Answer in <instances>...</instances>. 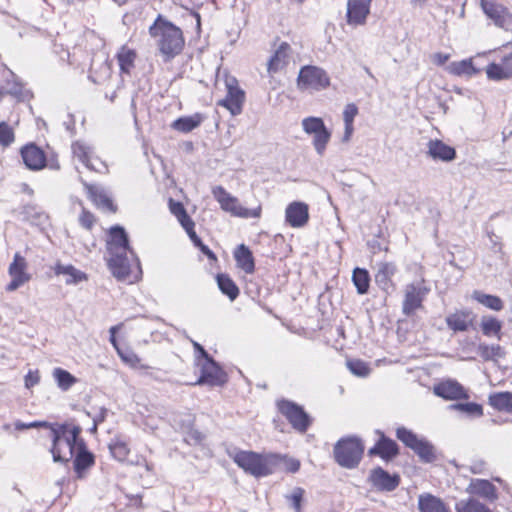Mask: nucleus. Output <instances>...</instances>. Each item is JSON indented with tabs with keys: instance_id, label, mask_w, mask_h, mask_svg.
<instances>
[{
	"instance_id": "nucleus-1",
	"label": "nucleus",
	"mask_w": 512,
	"mask_h": 512,
	"mask_svg": "<svg viewBox=\"0 0 512 512\" xmlns=\"http://www.w3.org/2000/svg\"><path fill=\"white\" fill-rule=\"evenodd\" d=\"M81 427L65 423L51 427V454L54 462H68L78 449V442H84L79 435Z\"/></svg>"
},
{
	"instance_id": "nucleus-2",
	"label": "nucleus",
	"mask_w": 512,
	"mask_h": 512,
	"mask_svg": "<svg viewBox=\"0 0 512 512\" xmlns=\"http://www.w3.org/2000/svg\"><path fill=\"white\" fill-rule=\"evenodd\" d=\"M152 37L157 38L158 48L166 61L180 54L184 47V37L180 28L160 18L150 27Z\"/></svg>"
},
{
	"instance_id": "nucleus-3",
	"label": "nucleus",
	"mask_w": 512,
	"mask_h": 512,
	"mask_svg": "<svg viewBox=\"0 0 512 512\" xmlns=\"http://www.w3.org/2000/svg\"><path fill=\"white\" fill-rule=\"evenodd\" d=\"M107 262L113 276L120 281L133 282L140 277V264L133 251L110 255Z\"/></svg>"
},
{
	"instance_id": "nucleus-4",
	"label": "nucleus",
	"mask_w": 512,
	"mask_h": 512,
	"mask_svg": "<svg viewBox=\"0 0 512 512\" xmlns=\"http://www.w3.org/2000/svg\"><path fill=\"white\" fill-rule=\"evenodd\" d=\"M363 452L364 446L356 437L343 438L334 446L335 461L347 469H353L359 464Z\"/></svg>"
},
{
	"instance_id": "nucleus-5",
	"label": "nucleus",
	"mask_w": 512,
	"mask_h": 512,
	"mask_svg": "<svg viewBox=\"0 0 512 512\" xmlns=\"http://www.w3.org/2000/svg\"><path fill=\"white\" fill-rule=\"evenodd\" d=\"M233 461L246 473L255 477L266 476L271 473V457L252 451H235L230 453Z\"/></svg>"
},
{
	"instance_id": "nucleus-6",
	"label": "nucleus",
	"mask_w": 512,
	"mask_h": 512,
	"mask_svg": "<svg viewBox=\"0 0 512 512\" xmlns=\"http://www.w3.org/2000/svg\"><path fill=\"white\" fill-rule=\"evenodd\" d=\"M303 131L312 136V144L319 156H323L331 139V131L320 117L309 116L301 121Z\"/></svg>"
},
{
	"instance_id": "nucleus-7",
	"label": "nucleus",
	"mask_w": 512,
	"mask_h": 512,
	"mask_svg": "<svg viewBox=\"0 0 512 512\" xmlns=\"http://www.w3.org/2000/svg\"><path fill=\"white\" fill-rule=\"evenodd\" d=\"M297 84L301 90L321 91L329 87L330 78L323 68L306 65L299 71Z\"/></svg>"
},
{
	"instance_id": "nucleus-8",
	"label": "nucleus",
	"mask_w": 512,
	"mask_h": 512,
	"mask_svg": "<svg viewBox=\"0 0 512 512\" xmlns=\"http://www.w3.org/2000/svg\"><path fill=\"white\" fill-rule=\"evenodd\" d=\"M72 154L75 159L85 165L88 169L105 173L108 167L104 161L95 155L94 147L84 140H77L72 143Z\"/></svg>"
},
{
	"instance_id": "nucleus-9",
	"label": "nucleus",
	"mask_w": 512,
	"mask_h": 512,
	"mask_svg": "<svg viewBox=\"0 0 512 512\" xmlns=\"http://www.w3.org/2000/svg\"><path fill=\"white\" fill-rule=\"evenodd\" d=\"M397 438L407 447L411 448L425 462H431L435 458L433 446L424 438L418 437L411 430L399 427L396 431Z\"/></svg>"
},
{
	"instance_id": "nucleus-10",
	"label": "nucleus",
	"mask_w": 512,
	"mask_h": 512,
	"mask_svg": "<svg viewBox=\"0 0 512 512\" xmlns=\"http://www.w3.org/2000/svg\"><path fill=\"white\" fill-rule=\"evenodd\" d=\"M429 292L423 280L407 284L403 289L402 312L410 316L422 308V302Z\"/></svg>"
},
{
	"instance_id": "nucleus-11",
	"label": "nucleus",
	"mask_w": 512,
	"mask_h": 512,
	"mask_svg": "<svg viewBox=\"0 0 512 512\" xmlns=\"http://www.w3.org/2000/svg\"><path fill=\"white\" fill-rule=\"evenodd\" d=\"M226 96L218 101V105L226 108L231 115L237 116L242 113L245 101V93L239 87L235 77L227 76L225 78Z\"/></svg>"
},
{
	"instance_id": "nucleus-12",
	"label": "nucleus",
	"mask_w": 512,
	"mask_h": 512,
	"mask_svg": "<svg viewBox=\"0 0 512 512\" xmlns=\"http://www.w3.org/2000/svg\"><path fill=\"white\" fill-rule=\"evenodd\" d=\"M484 14L495 26L508 30L512 26V13L503 4L495 0H480Z\"/></svg>"
},
{
	"instance_id": "nucleus-13",
	"label": "nucleus",
	"mask_w": 512,
	"mask_h": 512,
	"mask_svg": "<svg viewBox=\"0 0 512 512\" xmlns=\"http://www.w3.org/2000/svg\"><path fill=\"white\" fill-rule=\"evenodd\" d=\"M197 366L200 367L201 376L195 382L196 385L207 384L210 386H220L226 382V374L210 357L200 360L197 358Z\"/></svg>"
},
{
	"instance_id": "nucleus-14",
	"label": "nucleus",
	"mask_w": 512,
	"mask_h": 512,
	"mask_svg": "<svg viewBox=\"0 0 512 512\" xmlns=\"http://www.w3.org/2000/svg\"><path fill=\"white\" fill-rule=\"evenodd\" d=\"M8 274L11 281L6 286V290L13 292L30 281L31 275L28 272V263L19 253H15L13 261L8 268Z\"/></svg>"
},
{
	"instance_id": "nucleus-15",
	"label": "nucleus",
	"mask_w": 512,
	"mask_h": 512,
	"mask_svg": "<svg viewBox=\"0 0 512 512\" xmlns=\"http://www.w3.org/2000/svg\"><path fill=\"white\" fill-rule=\"evenodd\" d=\"M280 412L288 419L291 425L300 432L306 431L309 425L308 415L293 402L281 400L277 403Z\"/></svg>"
},
{
	"instance_id": "nucleus-16",
	"label": "nucleus",
	"mask_w": 512,
	"mask_h": 512,
	"mask_svg": "<svg viewBox=\"0 0 512 512\" xmlns=\"http://www.w3.org/2000/svg\"><path fill=\"white\" fill-rule=\"evenodd\" d=\"M216 199L221 205L222 209L230 212L232 215L243 217V218H256L260 216L261 208L256 206L254 208L243 207L237 200V198L230 194H215Z\"/></svg>"
},
{
	"instance_id": "nucleus-17",
	"label": "nucleus",
	"mask_w": 512,
	"mask_h": 512,
	"mask_svg": "<svg viewBox=\"0 0 512 512\" xmlns=\"http://www.w3.org/2000/svg\"><path fill=\"white\" fill-rule=\"evenodd\" d=\"M285 220L293 228L305 226L309 220V207L303 202H292L285 210Z\"/></svg>"
},
{
	"instance_id": "nucleus-18",
	"label": "nucleus",
	"mask_w": 512,
	"mask_h": 512,
	"mask_svg": "<svg viewBox=\"0 0 512 512\" xmlns=\"http://www.w3.org/2000/svg\"><path fill=\"white\" fill-rule=\"evenodd\" d=\"M369 481L377 490L393 491L398 487L400 478L397 474H389L384 469L378 467L371 471Z\"/></svg>"
},
{
	"instance_id": "nucleus-19",
	"label": "nucleus",
	"mask_w": 512,
	"mask_h": 512,
	"mask_svg": "<svg viewBox=\"0 0 512 512\" xmlns=\"http://www.w3.org/2000/svg\"><path fill=\"white\" fill-rule=\"evenodd\" d=\"M108 256L132 251L128 244V237L124 228L115 226L110 229L107 239Z\"/></svg>"
},
{
	"instance_id": "nucleus-20",
	"label": "nucleus",
	"mask_w": 512,
	"mask_h": 512,
	"mask_svg": "<svg viewBox=\"0 0 512 512\" xmlns=\"http://www.w3.org/2000/svg\"><path fill=\"white\" fill-rule=\"evenodd\" d=\"M370 12V0H348L347 22L350 25H362Z\"/></svg>"
},
{
	"instance_id": "nucleus-21",
	"label": "nucleus",
	"mask_w": 512,
	"mask_h": 512,
	"mask_svg": "<svg viewBox=\"0 0 512 512\" xmlns=\"http://www.w3.org/2000/svg\"><path fill=\"white\" fill-rule=\"evenodd\" d=\"M291 47L287 42H282L274 51L267 62V72L270 76L285 69L289 63Z\"/></svg>"
},
{
	"instance_id": "nucleus-22",
	"label": "nucleus",
	"mask_w": 512,
	"mask_h": 512,
	"mask_svg": "<svg viewBox=\"0 0 512 512\" xmlns=\"http://www.w3.org/2000/svg\"><path fill=\"white\" fill-rule=\"evenodd\" d=\"M21 157L25 166L30 170H41L46 165V156L42 149L35 144H27L21 149Z\"/></svg>"
},
{
	"instance_id": "nucleus-23",
	"label": "nucleus",
	"mask_w": 512,
	"mask_h": 512,
	"mask_svg": "<svg viewBox=\"0 0 512 512\" xmlns=\"http://www.w3.org/2000/svg\"><path fill=\"white\" fill-rule=\"evenodd\" d=\"M433 392L435 395L446 400L468 398L464 387L454 380H446L436 384L433 387Z\"/></svg>"
},
{
	"instance_id": "nucleus-24",
	"label": "nucleus",
	"mask_w": 512,
	"mask_h": 512,
	"mask_svg": "<svg viewBox=\"0 0 512 512\" xmlns=\"http://www.w3.org/2000/svg\"><path fill=\"white\" fill-rule=\"evenodd\" d=\"M488 79L501 81L512 78V52L503 57L501 63H490L486 67Z\"/></svg>"
},
{
	"instance_id": "nucleus-25",
	"label": "nucleus",
	"mask_w": 512,
	"mask_h": 512,
	"mask_svg": "<svg viewBox=\"0 0 512 512\" xmlns=\"http://www.w3.org/2000/svg\"><path fill=\"white\" fill-rule=\"evenodd\" d=\"M427 154L434 160L449 162L455 159L456 151L441 140H430L427 144Z\"/></svg>"
},
{
	"instance_id": "nucleus-26",
	"label": "nucleus",
	"mask_w": 512,
	"mask_h": 512,
	"mask_svg": "<svg viewBox=\"0 0 512 512\" xmlns=\"http://www.w3.org/2000/svg\"><path fill=\"white\" fill-rule=\"evenodd\" d=\"M397 271L393 263L381 262L378 264L377 272L375 274V282L385 292L394 288L392 278Z\"/></svg>"
},
{
	"instance_id": "nucleus-27",
	"label": "nucleus",
	"mask_w": 512,
	"mask_h": 512,
	"mask_svg": "<svg viewBox=\"0 0 512 512\" xmlns=\"http://www.w3.org/2000/svg\"><path fill=\"white\" fill-rule=\"evenodd\" d=\"M74 456V469L77 477L81 479L84 477L85 471L94 465V456L86 449L84 442H78V449Z\"/></svg>"
},
{
	"instance_id": "nucleus-28",
	"label": "nucleus",
	"mask_w": 512,
	"mask_h": 512,
	"mask_svg": "<svg viewBox=\"0 0 512 512\" xmlns=\"http://www.w3.org/2000/svg\"><path fill=\"white\" fill-rule=\"evenodd\" d=\"M473 322L472 313L470 311H456L446 317L448 327L455 331H466Z\"/></svg>"
},
{
	"instance_id": "nucleus-29",
	"label": "nucleus",
	"mask_w": 512,
	"mask_h": 512,
	"mask_svg": "<svg viewBox=\"0 0 512 512\" xmlns=\"http://www.w3.org/2000/svg\"><path fill=\"white\" fill-rule=\"evenodd\" d=\"M54 272L56 275L66 276L65 283L67 285H76L87 280V275L81 270L75 268L73 265L56 263L54 266Z\"/></svg>"
},
{
	"instance_id": "nucleus-30",
	"label": "nucleus",
	"mask_w": 512,
	"mask_h": 512,
	"mask_svg": "<svg viewBox=\"0 0 512 512\" xmlns=\"http://www.w3.org/2000/svg\"><path fill=\"white\" fill-rule=\"evenodd\" d=\"M204 121V116L200 113H194L189 116L179 117L172 122L171 127L181 133H189L199 127Z\"/></svg>"
},
{
	"instance_id": "nucleus-31",
	"label": "nucleus",
	"mask_w": 512,
	"mask_h": 512,
	"mask_svg": "<svg viewBox=\"0 0 512 512\" xmlns=\"http://www.w3.org/2000/svg\"><path fill=\"white\" fill-rule=\"evenodd\" d=\"M398 453L397 444L381 434L378 443L369 450V455H379L383 459H390Z\"/></svg>"
},
{
	"instance_id": "nucleus-32",
	"label": "nucleus",
	"mask_w": 512,
	"mask_h": 512,
	"mask_svg": "<svg viewBox=\"0 0 512 512\" xmlns=\"http://www.w3.org/2000/svg\"><path fill=\"white\" fill-rule=\"evenodd\" d=\"M467 491L472 495H479L483 498L493 500L496 498L495 487L488 480L474 479L467 487Z\"/></svg>"
},
{
	"instance_id": "nucleus-33",
	"label": "nucleus",
	"mask_w": 512,
	"mask_h": 512,
	"mask_svg": "<svg viewBox=\"0 0 512 512\" xmlns=\"http://www.w3.org/2000/svg\"><path fill=\"white\" fill-rule=\"evenodd\" d=\"M418 507L420 512H450L441 499L431 494L420 495Z\"/></svg>"
},
{
	"instance_id": "nucleus-34",
	"label": "nucleus",
	"mask_w": 512,
	"mask_h": 512,
	"mask_svg": "<svg viewBox=\"0 0 512 512\" xmlns=\"http://www.w3.org/2000/svg\"><path fill=\"white\" fill-rule=\"evenodd\" d=\"M234 257L237 266L243 271L246 273H252L254 271L255 265L252 253L244 244L237 247L234 252Z\"/></svg>"
},
{
	"instance_id": "nucleus-35",
	"label": "nucleus",
	"mask_w": 512,
	"mask_h": 512,
	"mask_svg": "<svg viewBox=\"0 0 512 512\" xmlns=\"http://www.w3.org/2000/svg\"><path fill=\"white\" fill-rule=\"evenodd\" d=\"M446 71L455 76H473L478 70L474 67L472 59L451 62L446 66Z\"/></svg>"
},
{
	"instance_id": "nucleus-36",
	"label": "nucleus",
	"mask_w": 512,
	"mask_h": 512,
	"mask_svg": "<svg viewBox=\"0 0 512 512\" xmlns=\"http://www.w3.org/2000/svg\"><path fill=\"white\" fill-rule=\"evenodd\" d=\"M121 73L130 74L134 68L136 52L127 46H122L116 55Z\"/></svg>"
},
{
	"instance_id": "nucleus-37",
	"label": "nucleus",
	"mask_w": 512,
	"mask_h": 512,
	"mask_svg": "<svg viewBox=\"0 0 512 512\" xmlns=\"http://www.w3.org/2000/svg\"><path fill=\"white\" fill-rule=\"evenodd\" d=\"M358 114V107L354 103H349L345 106L343 111V121H344V134L342 137L343 142H348L352 134L354 132V119Z\"/></svg>"
},
{
	"instance_id": "nucleus-38",
	"label": "nucleus",
	"mask_w": 512,
	"mask_h": 512,
	"mask_svg": "<svg viewBox=\"0 0 512 512\" xmlns=\"http://www.w3.org/2000/svg\"><path fill=\"white\" fill-rule=\"evenodd\" d=\"M489 403L495 409L512 413V393L511 392H499L490 395Z\"/></svg>"
},
{
	"instance_id": "nucleus-39",
	"label": "nucleus",
	"mask_w": 512,
	"mask_h": 512,
	"mask_svg": "<svg viewBox=\"0 0 512 512\" xmlns=\"http://www.w3.org/2000/svg\"><path fill=\"white\" fill-rule=\"evenodd\" d=\"M471 297L491 310L500 311L503 308V302L498 296L485 294L476 290L472 293Z\"/></svg>"
},
{
	"instance_id": "nucleus-40",
	"label": "nucleus",
	"mask_w": 512,
	"mask_h": 512,
	"mask_svg": "<svg viewBox=\"0 0 512 512\" xmlns=\"http://www.w3.org/2000/svg\"><path fill=\"white\" fill-rule=\"evenodd\" d=\"M90 201L104 213L116 212V205L108 194H88Z\"/></svg>"
},
{
	"instance_id": "nucleus-41",
	"label": "nucleus",
	"mask_w": 512,
	"mask_h": 512,
	"mask_svg": "<svg viewBox=\"0 0 512 512\" xmlns=\"http://www.w3.org/2000/svg\"><path fill=\"white\" fill-rule=\"evenodd\" d=\"M52 375L57 386L63 391L68 390L77 382V379L70 372L62 368H55Z\"/></svg>"
},
{
	"instance_id": "nucleus-42",
	"label": "nucleus",
	"mask_w": 512,
	"mask_h": 512,
	"mask_svg": "<svg viewBox=\"0 0 512 512\" xmlns=\"http://www.w3.org/2000/svg\"><path fill=\"white\" fill-rule=\"evenodd\" d=\"M478 354L484 360L497 361L505 356V352L499 345L480 344L477 348Z\"/></svg>"
},
{
	"instance_id": "nucleus-43",
	"label": "nucleus",
	"mask_w": 512,
	"mask_h": 512,
	"mask_svg": "<svg viewBox=\"0 0 512 512\" xmlns=\"http://www.w3.org/2000/svg\"><path fill=\"white\" fill-rule=\"evenodd\" d=\"M352 280L359 294H366L368 292L370 277L367 270L362 268H355L353 271Z\"/></svg>"
},
{
	"instance_id": "nucleus-44",
	"label": "nucleus",
	"mask_w": 512,
	"mask_h": 512,
	"mask_svg": "<svg viewBox=\"0 0 512 512\" xmlns=\"http://www.w3.org/2000/svg\"><path fill=\"white\" fill-rule=\"evenodd\" d=\"M109 450L111 455L118 461H125L127 456L130 453V449L128 447V444L120 439L115 438L110 444H109Z\"/></svg>"
},
{
	"instance_id": "nucleus-45",
	"label": "nucleus",
	"mask_w": 512,
	"mask_h": 512,
	"mask_svg": "<svg viewBox=\"0 0 512 512\" xmlns=\"http://www.w3.org/2000/svg\"><path fill=\"white\" fill-rule=\"evenodd\" d=\"M481 329L484 335L498 336L502 328V323L492 316H484L481 319Z\"/></svg>"
},
{
	"instance_id": "nucleus-46",
	"label": "nucleus",
	"mask_w": 512,
	"mask_h": 512,
	"mask_svg": "<svg viewBox=\"0 0 512 512\" xmlns=\"http://www.w3.org/2000/svg\"><path fill=\"white\" fill-rule=\"evenodd\" d=\"M457 512H489V509L474 498L460 500L456 503Z\"/></svg>"
},
{
	"instance_id": "nucleus-47",
	"label": "nucleus",
	"mask_w": 512,
	"mask_h": 512,
	"mask_svg": "<svg viewBox=\"0 0 512 512\" xmlns=\"http://www.w3.org/2000/svg\"><path fill=\"white\" fill-rule=\"evenodd\" d=\"M217 283L222 293L226 294L230 300H234L238 296V287L227 275H218Z\"/></svg>"
},
{
	"instance_id": "nucleus-48",
	"label": "nucleus",
	"mask_w": 512,
	"mask_h": 512,
	"mask_svg": "<svg viewBox=\"0 0 512 512\" xmlns=\"http://www.w3.org/2000/svg\"><path fill=\"white\" fill-rule=\"evenodd\" d=\"M117 354L120 357V359L123 361V363H125L126 365H128L131 368H135V369L146 368V366L141 364V360L138 357V355L132 349H130L128 347L118 349Z\"/></svg>"
},
{
	"instance_id": "nucleus-49",
	"label": "nucleus",
	"mask_w": 512,
	"mask_h": 512,
	"mask_svg": "<svg viewBox=\"0 0 512 512\" xmlns=\"http://www.w3.org/2000/svg\"><path fill=\"white\" fill-rule=\"evenodd\" d=\"M169 209L173 215H175L180 222L181 226H191L192 220L187 215L183 204L180 202H175L172 198L169 199Z\"/></svg>"
},
{
	"instance_id": "nucleus-50",
	"label": "nucleus",
	"mask_w": 512,
	"mask_h": 512,
	"mask_svg": "<svg viewBox=\"0 0 512 512\" xmlns=\"http://www.w3.org/2000/svg\"><path fill=\"white\" fill-rule=\"evenodd\" d=\"M346 365L349 371L357 377H367L371 372L369 365L362 360H348Z\"/></svg>"
},
{
	"instance_id": "nucleus-51",
	"label": "nucleus",
	"mask_w": 512,
	"mask_h": 512,
	"mask_svg": "<svg viewBox=\"0 0 512 512\" xmlns=\"http://www.w3.org/2000/svg\"><path fill=\"white\" fill-rule=\"evenodd\" d=\"M449 408L460 411L468 416H481L483 414L482 407L476 403H458L450 405Z\"/></svg>"
},
{
	"instance_id": "nucleus-52",
	"label": "nucleus",
	"mask_w": 512,
	"mask_h": 512,
	"mask_svg": "<svg viewBox=\"0 0 512 512\" xmlns=\"http://www.w3.org/2000/svg\"><path fill=\"white\" fill-rule=\"evenodd\" d=\"M304 489L300 487H295L291 490L290 494L286 495V499L289 501L291 507L294 509L295 512H301L302 511V500L304 497Z\"/></svg>"
},
{
	"instance_id": "nucleus-53",
	"label": "nucleus",
	"mask_w": 512,
	"mask_h": 512,
	"mask_svg": "<svg viewBox=\"0 0 512 512\" xmlns=\"http://www.w3.org/2000/svg\"><path fill=\"white\" fill-rule=\"evenodd\" d=\"M15 140L13 128L6 122H0V146L8 147Z\"/></svg>"
},
{
	"instance_id": "nucleus-54",
	"label": "nucleus",
	"mask_w": 512,
	"mask_h": 512,
	"mask_svg": "<svg viewBox=\"0 0 512 512\" xmlns=\"http://www.w3.org/2000/svg\"><path fill=\"white\" fill-rule=\"evenodd\" d=\"M3 87L6 93L12 96L19 97L22 94V84L17 76L10 82V85H4Z\"/></svg>"
},
{
	"instance_id": "nucleus-55",
	"label": "nucleus",
	"mask_w": 512,
	"mask_h": 512,
	"mask_svg": "<svg viewBox=\"0 0 512 512\" xmlns=\"http://www.w3.org/2000/svg\"><path fill=\"white\" fill-rule=\"evenodd\" d=\"M40 382V373L38 370H30L24 378L25 387L30 389Z\"/></svg>"
},
{
	"instance_id": "nucleus-56",
	"label": "nucleus",
	"mask_w": 512,
	"mask_h": 512,
	"mask_svg": "<svg viewBox=\"0 0 512 512\" xmlns=\"http://www.w3.org/2000/svg\"><path fill=\"white\" fill-rule=\"evenodd\" d=\"M16 77V75L11 71L5 64L0 63V79L5 83V85H10V82Z\"/></svg>"
},
{
	"instance_id": "nucleus-57",
	"label": "nucleus",
	"mask_w": 512,
	"mask_h": 512,
	"mask_svg": "<svg viewBox=\"0 0 512 512\" xmlns=\"http://www.w3.org/2000/svg\"><path fill=\"white\" fill-rule=\"evenodd\" d=\"M79 222L84 228L91 229L95 222V219L90 212L83 210L79 217Z\"/></svg>"
},
{
	"instance_id": "nucleus-58",
	"label": "nucleus",
	"mask_w": 512,
	"mask_h": 512,
	"mask_svg": "<svg viewBox=\"0 0 512 512\" xmlns=\"http://www.w3.org/2000/svg\"><path fill=\"white\" fill-rule=\"evenodd\" d=\"M285 470L291 473H295L300 468V462L294 458H287L284 460Z\"/></svg>"
},
{
	"instance_id": "nucleus-59",
	"label": "nucleus",
	"mask_w": 512,
	"mask_h": 512,
	"mask_svg": "<svg viewBox=\"0 0 512 512\" xmlns=\"http://www.w3.org/2000/svg\"><path fill=\"white\" fill-rule=\"evenodd\" d=\"M450 58V55L449 54H445V53H435L431 56V59H432V62L438 66H441L443 64H445Z\"/></svg>"
},
{
	"instance_id": "nucleus-60",
	"label": "nucleus",
	"mask_w": 512,
	"mask_h": 512,
	"mask_svg": "<svg viewBox=\"0 0 512 512\" xmlns=\"http://www.w3.org/2000/svg\"><path fill=\"white\" fill-rule=\"evenodd\" d=\"M183 228L185 229V231L189 235L190 239L194 242V244L196 246L200 247L202 245V243H201L200 239L198 238V236L196 235V233L194 231V223H193V221L191 222V226L190 227L184 226Z\"/></svg>"
},
{
	"instance_id": "nucleus-61",
	"label": "nucleus",
	"mask_w": 512,
	"mask_h": 512,
	"mask_svg": "<svg viewBox=\"0 0 512 512\" xmlns=\"http://www.w3.org/2000/svg\"><path fill=\"white\" fill-rule=\"evenodd\" d=\"M202 434L198 431H191L188 433L187 437H186V441L189 443V444H196V443H200L202 441Z\"/></svg>"
},
{
	"instance_id": "nucleus-62",
	"label": "nucleus",
	"mask_w": 512,
	"mask_h": 512,
	"mask_svg": "<svg viewBox=\"0 0 512 512\" xmlns=\"http://www.w3.org/2000/svg\"><path fill=\"white\" fill-rule=\"evenodd\" d=\"M192 344H193L194 349L199 353V355H197L195 357L196 361H197V358H200V360H203L204 358L209 357L207 352L204 350V348L199 343L192 341Z\"/></svg>"
},
{
	"instance_id": "nucleus-63",
	"label": "nucleus",
	"mask_w": 512,
	"mask_h": 512,
	"mask_svg": "<svg viewBox=\"0 0 512 512\" xmlns=\"http://www.w3.org/2000/svg\"><path fill=\"white\" fill-rule=\"evenodd\" d=\"M28 426H29V429L30 428H39V427H46V428L51 429V427H54L55 425H51L45 421H34V422L28 423Z\"/></svg>"
},
{
	"instance_id": "nucleus-64",
	"label": "nucleus",
	"mask_w": 512,
	"mask_h": 512,
	"mask_svg": "<svg viewBox=\"0 0 512 512\" xmlns=\"http://www.w3.org/2000/svg\"><path fill=\"white\" fill-rule=\"evenodd\" d=\"M14 425L17 430L29 429L28 423H23L21 421H16Z\"/></svg>"
}]
</instances>
